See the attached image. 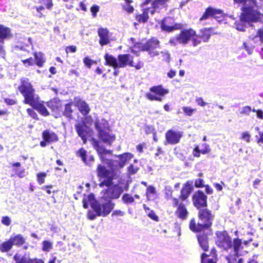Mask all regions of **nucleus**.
I'll return each instance as SVG.
<instances>
[{
  "instance_id": "f704fd0d",
  "label": "nucleus",
  "mask_w": 263,
  "mask_h": 263,
  "mask_svg": "<svg viewBox=\"0 0 263 263\" xmlns=\"http://www.w3.org/2000/svg\"><path fill=\"white\" fill-rule=\"evenodd\" d=\"M149 13V8H148L143 12L142 14L137 15L136 17V20L140 23H145L148 19Z\"/></svg>"
},
{
  "instance_id": "a211bd4d",
  "label": "nucleus",
  "mask_w": 263,
  "mask_h": 263,
  "mask_svg": "<svg viewBox=\"0 0 263 263\" xmlns=\"http://www.w3.org/2000/svg\"><path fill=\"white\" fill-rule=\"evenodd\" d=\"M222 11L220 9H216L212 7L208 8L202 16L200 18V21H201L203 20H206L210 16L214 17H219V15H221Z\"/></svg>"
},
{
  "instance_id": "2f4dec72",
  "label": "nucleus",
  "mask_w": 263,
  "mask_h": 263,
  "mask_svg": "<svg viewBox=\"0 0 263 263\" xmlns=\"http://www.w3.org/2000/svg\"><path fill=\"white\" fill-rule=\"evenodd\" d=\"M95 200V196L93 194H90L88 196L84 197L82 201L83 208L85 209H88L89 204L91 206V203H92Z\"/></svg>"
},
{
  "instance_id": "7c9ffc66",
  "label": "nucleus",
  "mask_w": 263,
  "mask_h": 263,
  "mask_svg": "<svg viewBox=\"0 0 263 263\" xmlns=\"http://www.w3.org/2000/svg\"><path fill=\"white\" fill-rule=\"evenodd\" d=\"M10 239L13 246L14 245L18 247L22 246L26 241V239L21 234H17L14 237H11Z\"/></svg>"
},
{
  "instance_id": "9b49d317",
  "label": "nucleus",
  "mask_w": 263,
  "mask_h": 263,
  "mask_svg": "<svg viewBox=\"0 0 263 263\" xmlns=\"http://www.w3.org/2000/svg\"><path fill=\"white\" fill-rule=\"evenodd\" d=\"M177 35L179 44L185 45L191 40L192 37L196 35V32L192 29H183Z\"/></svg>"
},
{
  "instance_id": "412c9836",
  "label": "nucleus",
  "mask_w": 263,
  "mask_h": 263,
  "mask_svg": "<svg viewBox=\"0 0 263 263\" xmlns=\"http://www.w3.org/2000/svg\"><path fill=\"white\" fill-rule=\"evenodd\" d=\"M43 139L48 143L56 142L58 141V136L53 132L46 130L42 133Z\"/></svg>"
},
{
  "instance_id": "09e8293b",
  "label": "nucleus",
  "mask_w": 263,
  "mask_h": 263,
  "mask_svg": "<svg viewBox=\"0 0 263 263\" xmlns=\"http://www.w3.org/2000/svg\"><path fill=\"white\" fill-rule=\"evenodd\" d=\"M251 111V107L249 106H246L242 107L241 109V110L240 111V114L249 115Z\"/></svg>"
},
{
  "instance_id": "4c0bfd02",
  "label": "nucleus",
  "mask_w": 263,
  "mask_h": 263,
  "mask_svg": "<svg viewBox=\"0 0 263 263\" xmlns=\"http://www.w3.org/2000/svg\"><path fill=\"white\" fill-rule=\"evenodd\" d=\"M92 144L94 148L98 152V153L103 154L104 153L105 149L100 145L98 140L93 138L92 139Z\"/></svg>"
},
{
  "instance_id": "13d9d810",
  "label": "nucleus",
  "mask_w": 263,
  "mask_h": 263,
  "mask_svg": "<svg viewBox=\"0 0 263 263\" xmlns=\"http://www.w3.org/2000/svg\"><path fill=\"white\" fill-rule=\"evenodd\" d=\"M196 102L198 105L202 107L205 106L207 104V103L205 102L201 97L197 98L196 99Z\"/></svg>"
},
{
  "instance_id": "680f3d73",
  "label": "nucleus",
  "mask_w": 263,
  "mask_h": 263,
  "mask_svg": "<svg viewBox=\"0 0 263 263\" xmlns=\"http://www.w3.org/2000/svg\"><path fill=\"white\" fill-rule=\"evenodd\" d=\"M43 3L48 9H51L53 6L52 0H43Z\"/></svg>"
},
{
  "instance_id": "cd10ccee",
  "label": "nucleus",
  "mask_w": 263,
  "mask_h": 263,
  "mask_svg": "<svg viewBox=\"0 0 263 263\" xmlns=\"http://www.w3.org/2000/svg\"><path fill=\"white\" fill-rule=\"evenodd\" d=\"M193 190V186L186 183L181 191L180 197L182 200H184L187 198Z\"/></svg>"
},
{
  "instance_id": "8fccbe9b",
  "label": "nucleus",
  "mask_w": 263,
  "mask_h": 263,
  "mask_svg": "<svg viewBox=\"0 0 263 263\" xmlns=\"http://www.w3.org/2000/svg\"><path fill=\"white\" fill-rule=\"evenodd\" d=\"M99 11V7L98 5H93L90 8V11L92 13V15L93 17L97 16V13Z\"/></svg>"
},
{
  "instance_id": "6ab92c4d",
  "label": "nucleus",
  "mask_w": 263,
  "mask_h": 263,
  "mask_svg": "<svg viewBox=\"0 0 263 263\" xmlns=\"http://www.w3.org/2000/svg\"><path fill=\"white\" fill-rule=\"evenodd\" d=\"M159 41L156 39H151L145 44H142L140 48L143 51L154 50L158 47Z\"/></svg>"
},
{
  "instance_id": "c03bdc74",
  "label": "nucleus",
  "mask_w": 263,
  "mask_h": 263,
  "mask_svg": "<svg viewBox=\"0 0 263 263\" xmlns=\"http://www.w3.org/2000/svg\"><path fill=\"white\" fill-rule=\"evenodd\" d=\"M259 38V44H262L263 43V29H259L255 35V39Z\"/></svg>"
},
{
  "instance_id": "20e7f679",
  "label": "nucleus",
  "mask_w": 263,
  "mask_h": 263,
  "mask_svg": "<svg viewBox=\"0 0 263 263\" xmlns=\"http://www.w3.org/2000/svg\"><path fill=\"white\" fill-rule=\"evenodd\" d=\"M115 204L111 200L105 196H102L98 200L95 199L91 203V208L97 213L98 216L105 217L107 216L113 210Z\"/></svg>"
},
{
  "instance_id": "c85d7f7f",
  "label": "nucleus",
  "mask_w": 263,
  "mask_h": 263,
  "mask_svg": "<svg viewBox=\"0 0 263 263\" xmlns=\"http://www.w3.org/2000/svg\"><path fill=\"white\" fill-rule=\"evenodd\" d=\"M35 64L39 67H42L46 62L44 54L42 52H35L33 53Z\"/></svg>"
},
{
  "instance_id": "393cba45",
  "label": "nucleus",
  "mask_w": 263,
  "mask_h": 263,
  "mask_svg": "<svg viewBox=\"0 0 263 263\" xmlns=\"http://www.w3.org/2000/svg\"><path fill=\"white\" fill-rule=\"evenodd\" d=\"M11 36V30L8 28L0 25V43H3L4 39H7Z\"/></svg>"
},
{
  "instance_id": "7ed1b4c3",
  "label": "nucleus",
  "mask_w": 263,
  "mask_h": 263,
  "mask_svg": "<svg viewBox=\"0 0 263 263\" xmlns=\"http://www.w3.org/2000/svg\"><path fill=\"white\" fill-rule=\"evenodd\" d=\"M198 217L201 222L196 224L194 219L190 223V229L193 232H200L204 229H209L212 224L214 216L208 209H200L198 212Z\"/></svg>"
},
{
  "instance_id": "5fc2aeb1",
  "label": "nucleus",
  "mask_w": 263,
  "mask_h": 263,
  "mask_svg": "<svg viewBox=\"0 0 263 263\" xmlns=\"http://www.w3.org/2000/svg\"><path fill=\"white\" fill-rule=\"evenodd\" d=\"M182 109L184 112L187 116H191L193 114L194 110L189 107H183Z\"/></svg>"
},
{
  "instance_id": "aec40b11",
  "label": "nucleus",
  "mask_w": 263,
  "mask_h": 263,
  "mask_svg": "<svg viewBox=\"0 0 263 263\" xmlns=\"http://www.w3.org/2000/svg\"><path fill=\"white\" fill-rule=\"evenodd\" d=\"M172 21V18L171 17H165L163 20H162L160 23V27L162 30L165 31L166 32H172L174 30L178 29L177 27V25L175 26L169 25L167 24H170V22Z\"/></svg>"
},
{
  "instance_id": "3c124183",
  "label": "nucleus",
  "mask_w": 263,
  "mask_h": 263,
  "mask_svg": "<svg viewBox=\"0 0 263 263\" xmlns=\"http://www.w3.org/2000/svg\"><path fill=\"white\" fill-rule=\"evenodd\" d=\"M139 168L137 166H134V165L131 164L128 167V171L130 174L133 175L136 174L138 171Z\"/></svg>"
},
{
  "instance_id": "0eeeda50",
  "label": "nucleus",
  "mask_w": 263,
  "mask_h": 263,
  "mask_svg": "<svg viewBox=\"0 0 263 263\" xmlns=\"http://www.w3.org/2000/svg\"><path fill=\"white\" fill-rule=\"evenodd\" d=\"M151 92H147L145 95L146 98L150 101H162V97L168 93L167 89H164L162 85L154 86L149 88Z\"/></svg>"
},
{
  "instance_id": "338daca9",
  "label": "nucleus",
  "mask_w": 263,
  "mask_h": 263,
  "mask_svg": "<svg viewBox=\"0 0 263 263\" xmlns=\"http://www.w3.org/2000/svg\"><path fill=\"white\" fill-rule=\"evenodd\" d=\"M165 194L167 196V197H171L172 196V187L171 186H166L165 188Z\"/></svg>"
},
{
  "instance_id": "ddd939ff",
  "label": "nucleus",
  "mask_w": 263,
  "mask_h": 263,
  "mask_svg": "<svg viewBox=\"0 0 263 263\" xmlns=\"http://www.w3.org/2000/svg\"><path fill=\"white\" fill-rule=\"evenodd\" d=\"M76 130L81 137L84 143L87 142V136L89 133L90 128L84 123H78L74 125Z\"/></svg>"
},
{
  "instance_id": "f03ea898",
  "label": "nucleus",
  "mask_w": 263,
  "mask_h": 263,
  "mask_svg": "<svg viewBox=\"0 0 263 263\" xmlns=\"http://www.w3.org/2000/svg\"><path fill=\"white\" fill-rule=\"evenodd\" d=\"M103 162L111 170H107L104 166L99 164L97 169L98 176L101 181L100 187L109 186L112 184V180L119 175L118 170L122 167L118 160L104 159Z\"/></svg>"
},
{
  "instance_id": "bb28decb",
  "label": "nucleus",
  "mask_w": 263,
  "mask_h": 263,
  "mask_svg": "<svg viewBox=\"0 0 263 263\" xmlns=\"http://www.w3.org/2000/svg\"><path fill=\"white\" fill-rule=\"evenodd\" d=\"M212 29L211 28L201 29L200 31L201 34H196V36L200 39H202L203 42H207L211 37V30Z\"/></svg>"
},
{
  "instance_id": "bf43d9fd",
  "label": "nucleus",
  "mask_w": 263,
  "mask_h": 263,
  "mask_svg": "<svg viewBox=\"0 0 263 263\" xmlns=\"http://www.w3.org/2000/svg\"><path fill=\"white\" fill-rule=\"evenodd\" d=\"M161 53L162 54L163 60L166 61L167 63L170 62V54L167 52L162 51Z\"/></svg>"
},
{
  "instance_id": "f8f14e48",
  "label": "nucleus",
  "mask_w": 263,
  "mask_h": 263,
  "mask_svg": "<svg viewBox=\"0 0 263 263\" xmlns=\"http://www.w3.org/2000/svg\"><path fill=\"white\" fill-rule=\"evenodd\" d=\"M38 98V96L36 95L33 98L31 99V101L29 100V102H26L24 103L29 104L33 107V108L38 111L42 115L44 116H48L49 114V112L44 105L39 103Z\"/></svg>"
},
{
  "instance_id": "f257e3e1",
  "label": "nucleus",
  "mask_w": 263,
  "mask_h": 263,
  "mask_svg": "<svg viewBox=\"0 0 263 263\" xmlns=\"http://www.w3.org/2000/svg\"><path fill=\"white\" fill-rule=\"evenodd\" d=\"M261 16L263 15L257 10L256 1L250 0L240 15V22L235 23L236 29L240 31H245L247 24L253 28L254 26L252 23L260 21Z\"/></svg>"
},
{
  "instance_id": "a18cd8bd",
  "label": "nucleus",
  "mask_w": 263,
  "mask_h": 263,
  "mask_svg": "<svg viewBox=\"0 0 263 263\" xmlns=\"http://www.w3.org/2000/svg\"><path fill=\"white\" fill-rule=\"evenodd\" d=\"M83 62L85 66H86L88 68H90L93 63H95V62L88 57H85L83 59Z\"/></svg>"
},
{
  "instance_id": "e433bc0d",
  "label": "nucleus",
  "mask_w": 263,
  "mask_h": 263,
  "mask_svg": "<svg viewBox=\"0 0 263 263\" xmlns=\"http://www.w3.org/2000/svg\"><path fill=\"white\" fill-rule=\"evenodd\" d=\"M14 259L16 263H30L32 261L26 255L23 256L21 258L18 254H15L14 256Z\"/></svg>"
},
{
  "instance_id": "f3484780",
  "label": "nucleus",
  "mask_w": 263,
  "mask_h": 263,
  "mask_svg": "<svg viewBox=\"0 0 263 263\" xmlns=\"http://www.w3.org/2000/svg\"><path fill=\"white\" fill-rule=\"evenodd\" d=\"M98 34L100 37L99 43L103 46L110 43L109 31L106 28H100L98 30Z\"/></svg>"
},
{
  "instance_id": "4be33fe9",
  "label": "nucleus",
  "mask_w": 263,
  "mask_h": 263,
  "mask_svg": "<svg viewBox=\"0 0 263 263\" xmlns=\"http://www.w3.org/2000/svg\"><path fill=\"white\" fill-rule=\"evenodd\" d=\"M120 164V167H123L126 163L129 161L133 157V155L129 153H125L121 155L115 156Z\"/></svg>"
},
{
  "instance_id": "1a4fd4ad",
  "label": "nucleus",
  "mask_w": 263,
  "mask_h": 263,
  "mask_svg": "<svg viewBox=\"0 0 263 263\" xmlns=\"http://www.w3.org/2000/svg\"><path fill=\"white\" fill-rule=\"evenodd\" d=\"M108 186V188L105 191L103 196H105L108 199H118L123 192V188L121 186L116 184L112 186Z\"/></svg>"
},
{
  "instance_id": "864d4df0",
  "label": "nucleus",
  "mask_w": 263,
  "mask_h": 263,
  "mask_svg": "<svg viewBox=\"0 0 263 263\" xmlns=\"http://www.w3.org/2000/svg\"><path fill=\"white\" fill-rule=\"evenodd\" d=\"M203 180L202 179H197L195 181V186L196 187H202L204 186Z\"/></svg>"
},
{
  "instance_id": "ea45409f",
  "label": "nucleus",
  "mask_w": 263,
  "mask_h": 263,
  "mask_svg": "<svg viewBox=\"0 0 263 263\" xmlns=\"http://www.w3.org/2000/svg\"><path fill=\"white\" fill-rule=\"evenodd\" d=\"M72 104L70 103L66 104L65 106V109L63 114L66 117L72 119V109L71 108Z\"/></svg>"
},
{
  "instance_id": "49530a36",
  "label": "nucleus",
  "mask_w": 263,
  "mask_h": 263,
  "mask_svg": "<svg viewBox=\"0 0 263 263\" xmlns=\"http://www.w3.org/2000/svg\"><path fill=\"white\" fill-rule=\"evenodd\" d=\"M46 176V174L45 173H39L37 175V181L39 184H42L45 181V177Z\"/></svg>"
},
{
  "instance_id": "69168bd1",
  "label": "nucleus",
  "mask_w": 263,
  "mask_h": 263,
  "mask_svg": "<svg viewBox=\"0 0 263 263\" xmlns=\"http://www.w3.org/2000/svg\"><path fill=\"white\" fill-rule=\"evenodd\" d=\"M243 46L246 50L248 52V53L250 54L252 53L253 51V48L249 46L248 44L246 42H244L243 44Z\"/></svg>"
},
{
  "instance_id": "473e14b6",
  "label": "nucleus",
  "mask_w": 263,
  "mask_h": 263,
  "mask_svg": "<svg viewBox=\"0 0 263 263\" xmlns=\"http://www.w3.org/2000/svg\"><path fill=\"white\" fill-rule=\"evenodd\" d=\"M241 240L239 238H235L234 239L233 245H232V246L233 247L234 256L238 257L240 255L239 254V251L240 248L241 247Z\"/></svg>"
},
{
  "instance_id": "5701e85b",
  "label": "nucleus",
  "mask_w": 263,
  "mask_h": 263,
  "mask_svg": "<svg viewBox=\"0 0 263 263\" xmlns=\"http://www.w3.org/2000/svg\"><path fill=\"white\" fill-rule=\"evenodd\" d=\"M76 104L79 111L82 115L85 116L89 114L90 109L88 104L85 101L79 99L77 101Z\"/></svg>"
},
{
  "instance_id": "72a5a7b5",
  "label": "nucleus",
  "mask_w": 263,
  "mask_h": 263,
  "mask_svg": "<svg viewBox=\"0 0 263 263\" xmlns=\"http://www.w3.org/2000/svg\"><path fill=\"white\" fill-rule=\"evenodd\" d=\"M13 245L10 238L6 241L4 242L0 245V250L3 252L9 251L12 248Z\"/></svg>"
},
{
  "instance_id": "de8ad7c7",
  "label": "nucleus",
  "mask_w": 263,
  "mask_h": 263,
  "mask_svg": "<svg viewBox=\"0 0 263 263\" xmlns=\"http://www.w3.org/2000/svg\"><path fill=\"white\" fill-rule=\"evenodd\" d=\"M147 215L152 219L156 221H159L158 216L156 215V214H155V212L153 210L150 211V212L147 213Z\"/></svg>"
},
{
  "instance_id": "2eb2a0df",
  "label": "nucleus",
  "mask_w": 263,
  "mask_h": 263,
  "mask_svg": "<svg viewBox=\"0 0 263 263\" xmlns=\"http://www.w3.org/2000/svg\"><path fill=\"white\" fill-rule=\"evenodd\" d=\"M133 56L130 54H120L118 55V68L126 66H134Z\"/></svg>"
},
{
  "instance_id": "4d7b16f0",
  "label": "nucleus",
  "mask_w": 263,
  "mask_h": 263,
  "mask_svg": "<svg viewBox=\"0 0 263 263\" xmlns=\"http://www.w3.org/2000/svg\"><path fill=\"white\" fill-rule=\"evenodd\" d=\"M27 111L28 114L30 116H31L33 119H37V114L34 111L33 109L31 108H28L27 109Z\"/></svg>"
},
{
  "instance_id": "b1692460",
  "label": "nucleus",
  "mask_w": 263,
  "mask_h": 263,
  "mask_svg": "<svg viewBox=\"0 0 263 263\" xmlns=\"http://www.w3.org/2000/svg\"><path fill=\"white\" fill-rule=\"evenodd\" d=\"M104 59L106 62V65L112 66L114 69L118 68V60L112 55L106 53L104 55Z\"/></svg>"
},
{
  "instance_id": "052dcab7",
  "label": "nucleus",
  "mask_w": 263,
  "mask_h": 263,
  "mask_svg": "<svg viewBox=\"0 0 263 263\" xmlns=\"http://www.w3.org/2000/svg\"><path fill=\"white\" fill-rule=\"evenodd\" d=\"M202 146L204 147V149L201 150V153H202L203 154H205L210 152V149L209 147V145L208 144L206 143H203L202 144Z\"/></svg>"
},
{
  "instance_id": "6e6552de",
  "label": "nucleus",
  "mask_w": 263,
  "mask_h": 263,
  "mask_svg": "<svg viewBox=\"0 0 263 263\" xmlns=\"http://www.w3.org/2000/svg\"><path fill=\"white\" fill-rule=\"evenodd\" d=\"M216 243L218 247L228 250L232 247V242L230 237L226 232H217Z\"/></svg>"
},
{
  "instance_id": "39448f33",
  "label": "nucleus",
  "mask_w": 263,
  "mask_h": 263,
  "mask_svg": "<svg viewBox=\"0 0 263 263\" xmlns=\"http://www.w3.org/2000/svg\"><path fill=\"white\" fill-rule=\"evenodd\" d=\"M95 127L100 139L104 143L111 144L115 141V136L110 134L108 121L104 119H97L95 122Z\"/></svg>"
},
{
  "instance_id": "6e6d98bb",
  "label": "nucleus",
  "mask_w": 263,
  "mask_h": 263,
  "mask_svg": "<svg viewBox=\"0 0 263 263\" xmlns=\"http://www.w3.org/2000/svg\"><path fill=\"white\" fill-rule=\"evenodd\" d=\"M250 135L248 132H244L242 134L241 139L245 140L246 142H249L250 141Z\"/></svg>"
},
{
  "instance_id": "423d86ee",
  "label": "nucleus",
  "mask_w": 263,
  "mask_h": 263,
  "mask_svg": "<svg viewBox=\"0 0 263 263\" xmlns=\"http://www.w3.org/2000/svg\"><path fill=\"white\" fill-rule=\"evenodd\" d=\"M18 89L24 97V103L31 101V99L36 96L35 90L27 78H23L21 79V84Z\"/></svg>"
},
{
  "instance_id": "dca6fc26",
  "label": "nucleus",
  "mask_w": 263,
  "mask_h": 263,
  "mask_svg": "<svg viewBox=\"0 0 263 263\" xmlns=\"http://www.w3.org/2000/svg\"><path fill=\"white\" fill-rule=\"evenodd\" d=\"M168 0H152V8H149V12L153 15L155 12H159L162 9L167 6V2Z\"/></svg>"
},
{
  "instance_id": "37998d69",
  "label": "nucleus",
  "mask_w": 263,
  "mask_h": 263,
  "mask_svg": "<svg viewBox=\"0 0 263 263\" xmlns=\"http://www.w3.org/2000/svg\"><path fill=\"white\" fill-rule=\"evenodd\" d=\"M131 2H132V1L127 0L126 2V4L123 6L124 10L128 13H132L134 10V7L129 4Z\"/></svg>"
},
{
  "instance_id": "9d476101",
  "label": "nucleus",
  "mask_w": 263,
  "mask_h": 263,
  "mask_svg": "<svg viewBox=\"0 0 263 263\" xmlns=\"http://www.w3.org/2000/svg\"><path fill=\"white\" fill-rule=\"evenodd\" d=\"M194 205L198 209L207 206V196L203 192L198 190L193 196Z\"/></svg>"
},
{
  "instance_id": "774afa93",
  "label": "nucleus",
  "mask_w": 263,
  "mask_h": 263,
  "mask_svg": "<svg viewBox=\"0 0 263 263\" xmlns=\"http://www.w3.org/2000/svg\"><path fill=\"white\" fill-rule=\"evenodd\" d=\"M258 255H254L251 258H250L247 263H258L257 258Z\"/></svg>"
},
{
  "instance_id": "0e129e2a",
  "label": "nucleus",
  "mask_w": 263,
  "mask_h": 263,
  "mask_svg": "<svg viewBox=\"0 0 263 263\" xmlns=\"http://www.w3.org/2000/svg\"><path fill=\"white\" fill-rule=\"evenodd\" d=\"M97 216H98V215H97L96 213L95 214V213H94L93 212H92L91 211H89L88 212L87 217H88V219H89L90 220L95 219Z\"/></svg>"
},
{
  "instance_id": "58836bf2",
  "label": "nucleus",
  "mask_w": 263,
  "mask_h": 263,
  "mask_svg": "<svg viewBox=\"0 0 263 263\" xmlns=\"http://www.w3.org/2000/svg\"><path fill=\"white\" fill-rule=\"evenodd\" d=\"M77 155L81 157L82 161L87 165H90L87 161V152L83 148H80L77 152Z\"/></svg>"
},
{
  "instance_id": "4468645a",
  "label": "nucleus",
  "mask_w": 263,
  "mask_h": 263,
  "mask_svg": "<svg viewBox=\"0 0 263 263\" xmlns=\"http://www.w3.org/2000/svg\"><path fill=\"white\" fill-rule=\"evenodd\" d=\"M182 136L181 132H176L172 129L168 130L165 134L167 142L172 145L179 143Z\"/></svg>"
},
{
  "instance_id": "79ce46f5",
  "label": "nucleus",
  "mask_w": 263,
  "mask_h": 263,
  "mask_svg": "<svg viewBox=\"0 0 263 263\" xmlns=\"http://www.w3.org/2000/svg\"><path fill=\"white\" fill-rule=\"evenodd\" d=\"M42 243V250L44 252H49L52 248V243L49 241L44 240Z\"/></svg>"
},
{
  "instance_id": "e2e57ef3",
  "label": "nucleus",
  "mask_w": 263,
  "mask_h": 263,
  "mask_svg": "<svg viewBox=\"0 0 263 263\" xmlns=\"http://www.w3.org/2000/svg\"><path fill=\"white\" fill-rule=\"evenodd\" d=\"M4 101L5 103L9 105H13L16 104V101L12 99L6 98Z\"/></svg>"
},
{
  "instance_id": "a19ab883",
  "label": "nucleus",
  "mask_w": 263,
  "mask_h": 263,
  "mask_svg": "<svg viewBox=\"0 0 263 263\" xmlns=\"http://www.w3.org/2000/svg\"><path fill=\"white\" fill-rule=\"evenodd\" d=\"M122 199L124 203L125 204H130L134 201V197L129 194H124L122 197Z\"/></svg>"
},
{
  "instance_id": "c756f323",
  "label": "nucleus",
  "mask_w": 263,
  "mask_h": 263,
  "mask_svg": "<svg viewBox=\"0 0 263 263\" xmlns=\"http://www.w3.org/2000/svg\"><path fill=\"white\" fill-rule=\"evenodd\" d=\"M177 216L180 219H185L187 216L188 212L184 205L180 203L176 211Z\"/></svg>"
},
{
  "instance_id": "c9c22d12",
  "label": "nucleus",
  "mask_w": 263,
  "mask_h": 263,
  "mask_svg": "<svg viewBox=\"0 0 263 263\" xmlns=\"http://www.w3.org/2000/svg\"><path fill=\"white\" fill-rule=\"evenodd\" d=\"M156 194V189L154 186L149 185L147 188L146 195L148 200L154 199V196Z\"/></svg>"
},
{
  "instance_id": "a878e982",
  "label": "nucleus",
  "mask_w": 263,
  "mask_h": 263,
  "mask_svg": "<svg viewBox=\"0 0 263 263\" xmlns=\"http://www.w3.org/2000/svg\"><path fill=\"white\" fill-rule=\"evenodd\" d=\"M198 241L200 247L204 251L208 250V236L205 234H199L197 236Z\"/></svg>"
},
{
  "instance_id": "603ef678",
  "label": "nucleus",
  "mask_w": 263,
  "mask_h": 263,
  "mask_svg": "<svg viewBox=\"0 0 263 263\" xmlns=\"http://www.w3.org/2000/svg\"><path fill=\"white\" fill-rule=\"evenodd\" d=\"M2 222L3 224L8 226L11 223V219L8 216H4L2 217Z\"/></svg>"
}]
</instances>
